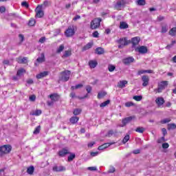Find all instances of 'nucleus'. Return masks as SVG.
<instances>
[{"mask_svg":"<svg viewBox=\"0 0 176 176\" xmlns=\"http://www.w3.org/2000/svg\"><path fill=\"white\" fill-rule=\"evenodd\" d=\"M137 3L140 6H144V5H145V0H138Z\"/></svg>","mask_w":176,"mask_h":176,"instance_id":"nucleus-47","label":"nucleus"},{"mask_svg":"<svg viewBox=\"0 0 176 176\" xmlns=\"http://www.w3.org/2000/svg\"><path fill=\"white\" fill-rule=\"evenodd\" d=\"M39 131H41V126H37L35 129V130L34 131V134H39Z\"/></svg>","mask_w":176,"mask_h":176,"instance_id":"nucleus-51","label":"nucleus"},{"mask_svg":"<svg viewBox=\"0 0 176 176\" xmlns=\"http://www.w3.org/2000/svg\"><path fill=\"white\" fill-rule=\"evenodd\" d=\"M49 5H50L49 1H45L43 2V4L38 5V6H43V9L44 8H46V6H49Z\"/></svg>","mask_w":176,"mask_h":176,"instance_id":"nucleus-49","label":"nucleus"},{"mask_svg":"<svg viewBox=\"0 0 176 176\" xmlns=\"http://www.w3.org/2000/svg\"><path fill=\"white\" fill-rule=\"evenodd\" d=\"M34 170H35V168H34V166L29 167L27 170L28 174H30V175H32V174H34Z\"/></svg>","mask_w":176,"mask_h":176,"instance_id":"nucleus-33","label":"nucleus"},{"mask_svg":"<svg viewBox=\"0 0 176 176\" xmlns=\"http://www.w3.org/2000/svg\"><path fill=\"white\" fill-rule=\"evenodd\" d=\"M47 75H49V72H41L40 74H37L36 76V78L37 79H42V78H45V76H47Z\"/></svg>","mask_w":176,"mask_h":176,"instance_id":"nucleus-19","label":"nucleus"},{"mask_svg":"<svg viewBox=\"0 0 176 176\" xmlns=\"http://www.w3.org/2000/svg\"><path fill=\"white\" fill-rule=\"evenodd\" d=\"M175 45V41H173L170 45L166 46V49H170L173 45Z\"/></svg>","mask_w":176,"mask_h":176,"instance_id":"nucleus-58","label":"nucleus"},{"mask_svg":"<svg viewBox=\"0 0 176 176\" xmlns=\"http://www.w3.org/2000/svg\"><path fill=\"white\" fill-rule=\"evenodd\" d=\"M87 170H89V171H96L97 167L96 166H90L87 168Z\"/></svg>","mask_w":176,"mask_h":176,"instance_id":"nucleus-54","label":"nucleus"},{"mask_svg":"<svg viewBox=\"0 0 176 176\" xmlns=\"http://www.w3.org/2000/svg\"><path fill=\"white\" fill-rule=\"evenodd\" d=\"M105 96H107V92L102 91H100L98 94V98L101 99V98H104V97H105Z\"/></svg>","mask_w":176,"mask_h":176,"instance_id":"nucleus-31","label":"nucleus"},{"mask_svg":"<svg viewBox=\"0 0 176 176\" xmlns=\"http://www.w3.org/2000/svg\"><path fill=\"white\" fill-rule=\"evenodd\" d=\"M168 146H170V145L168 144V143H163V144H162V148H163V149H167V148H168Z\"/></svg>","mask_w":176,"mask_h":176,"instance_id":"nucleus-56","label":"nucleus"},{"mask_svg":"<svg viewBox=\"0 0 176 176\" xmlns=\"http://www.w3.org/2000/svg\"><path fill=\"white\" fill-rule=\"evenodd\" d=\"M134 58L133 56H129L123 59L122 62L125 65H129L131 63H134Z\"/></svg>","mask_w":176,"mask_h":176,"instance_id":"nucleus-13","label":"nucleus"},{"mask_svg":"<svg viewBox=\"0 0 176 176\" xmlns=\"http://www.w3.org/2000/svg\"><path fill=\"white\" fill-rule=\"evenodd\" d=\"M12 151V146L7 144L0 147V152L1 155L3 153H10Z\"/></svg>","mask_w":176,"mask_h":176,"instance_id":"nucleus-7","label":"nucleus"},{"mask_svg":"<svg viewBox=\"0 0 176 176\" xmlns=\"http://www.w3.org/2000/svg\"><path fill=\"white\" fill-rule=\"evenodd\" d=\"M82 112V109H76L74 110L73 113L75 115V116L78 115H80V113Z\"/></svg>","mask_w":176,"mask_h":176,"instance_id":"nucleus-38","label":"nucleus"},{"mask_svg":"<svg viewBox=\"0 0 176 176\" xmlns=\"http://www.w3.org/2000/svg\"><path fill=\"white\" fill-rule=\"evenodd\" d=\"M152 70H144L141 69L138 72V75H142L143 74H152Z\"/></svg>","mask_w":176,"mask_h":176,"instance_id":"nucleus-27","label":"nucleus"},{"mask_svg":"<svg viewBox=\"0 0 176 176\" xmlns=\"http://www.w3.org/2000/svg\"><path fill=\"white\" fill-rule=\"evenodd\" d=\"M53 171L60 172V171H65V167L63 166H55L53 167Z\"/></svg>","mask_w":176,"mask_h":176,"instance_id":"nucleus-21","label":"nucleus"},{"mask_svg":"<svg viewBox=\"0 0 176 176\" xmlns=\"http://www.w3.org/2000/svg\"><path fill=\"white\" fill-rule=\"evenodd\" d=\"M168 30V26H167V25H165L164 26L162 27V30L161 32L162 34H166V32Z\"/></svg>","mask_w":176,"mask_h":176,"instance_id":"nucleus-37","label":"nucleus"},{"mask_svg":"<svg viewBox=\"0 0 176 176\" xmlns=\"http://www.w3.org/2000/svg\"><path fill=\"white\" fill-rule=\"evenodd\" d=\"M133 119H134V117L133 116L125 118L122 120V124H120V126L124 127V126H126V124H128V123H130L131 120H133Z\"/></svg>","mask_w":176,"mask_h":176,"instance_id":"nucleus-12","label":"nucleus"},{"mask_svg":"<svg viewBox=\"0 0 176 176\" xmlns=\"http://www.w3.org/2000/svg\"><path fill=\"white\" fill-rule=\"evenodd\" d=\"M19 41H20L21 42H23V41H24V35H23V34H19Z\"/></svg>","mask_w":176,"mask_h":176,"instance_id":"nucleus-61","label":"nucleus"},{"mask_svg":"<svg viewBox=\"0 0 176 176\" xmlns=\"http://www.w3.org/2000/svg\"><path fill=\"white\" fill-rule=\"evenodd\" d=\"M71 76V72L69 70H65L60 73V80L63 82H68Z\"/></svg>","mask_w":176,"mask_h":176,"instance_id":"nucleus-3","label":"nucleus"},{"mask_svg":"<svg viewBox=\"0 0 176 176\" xmlns=\"http://www.w3.org/2000/svg\"><path fill=\"white\" fill-rule=\"evenodd\" d=\"M135 131L137 133H142L145 131V128L144 127H138L136 129H135Z\"/></svg>","mask_w":176,"mask_h":176,"instance_id":"nucleus-40","label":"nucleus"},{"mask_svg":"<svg viewBox=\"0 0 176 176\" xmlns=\"http://www.w3.org/2000/svg\"><path fill=\"white\" fill-rule=\"evenodd\" d=\"M168 85L167 81H162L158 84L157 89H154L155 93H162L164 89H166V86Z\"/></svg>","mask_w":176,"mask_h":176,"instance_id":"nucleus-4","label":"nucleus"},{"mask_svg":"<svg viewBox=\"0 0 176 176\" xmlns=\"http://www.w3.org/2000/svg\"><path fill=\"white\" fill-rule=\"evenodd\" d=\"M86 90L87 93H91V87H90V85L87 86Z\"/></svg>","mask_w":176,"mask_h":176,"instance_id":"nucleus-62","label":"nucleus"},{"mask_svg":"<svg viewBox=\"0 0 176 176\" xmlns=\"http://www.w3.org/2000/svg\"><path fill=\"white\" fill-rule=\"evenodd\" d=\"M155 104L157 105V107H160L163 104H164V98L162 97H158L155 99Z\"/></svg>","mask_w":176,"mask_h":176,"instance_id":"nucleus-16","label":"nucleus"},{"mask_svg":"<svg viewBox=\"0 0 176 176\" xmlns=\"http://www.w3.org/2000/svg\"><path fill=\"white\" fill-rule=\"evenodd\" d=\"M108 69H109V72H113L115 71V69H116V67H115V65H109Z\"/></svg>","mask_w":176,"mask_h":176,"instance_id":"nucleus-36","label":"nucleus"},{"mask_svg":"<svg viewBox=\"0 0 176 176\" xmlns=\"http://www.w3.org/2000/svg\"><path fill=\"white\" fill-rule=\"evenodd\" d=\"M140 41H141V38L138 36L134 37L131 39V42L133 46L138 45Z\"/></svg>","mask_w":176,"mask_h":176,"instance_id":"nucleus-22","label":"nucleus"},{"mask_svg":"<svg viewBox=\"0 0 176 176\" xmlns=\"http://www.w3.org/2000/svg\"><path fill=\"white\" fill-rule=\"evenodd\" d=\"M164 141H166V140L164 139V137H162L161 138L158 139L157 142L158 144H162L164 142Z\"/></svg>","mask_w":176,"mask_h":176,"instance_id":"nucleus-55","label":"nucleus"},{"mask_svg":"<svg viewBox=\"0 0 176 176\" xmlns=\"http://www.w3.org/2000/svg\"><path fill=\"white\" fill-rule=\"evenodd\" d=\"M118 43L120 44L118 45V47H123L124 46H127V45H129V43H130V41L127 40L126 38H120V40H118Z\"/></svg>","mask_w":176,"mask_h":176,"instance_id":"nucleus-8","label":"nucleus"},{"mask_svg":"<svg viewBox=\"0 0 176 176\" xmlns=\"http://www.w3.org/2000/svg\"><path fill=\"white\" fill-rule=\"evenodd\" d=\"M135 101H141L142 100V96H135L133 97Z\"/></svg>","mask_w":176,"mask_h":176,"instance_id":"nucleus-43","label":"nucleus"},{"mask_svg":"<svg viewBox=\"0 0 176 176\" xmlns=\"http://www.w3.org/2000/svg\"><path fill=\"white\" fill-rule=\"evenodd\" d=\"M171 122V119L170 118H164V120H161L162 124H166V123H168Z\"/></svg>","mask_w":176,"mask_h":176,"instance_id":"nucleus-41","label":"nucleus"},{"mask_svg":"<svg viewBox=\"0 0 176 176\" xmlns=\"http://www.w3.org/2000/svg\"><path fill=\"white\" fill-rule=\"evenodd\" d=\"M98 63H97V60H89V66L91 67V68H96L98 65Z\"/></svg>","mask_w":176,"mask_h":176,"instance_id":"nucleus-24","label":"nucleus"},{"mask_svg":"<svg viewBox=\"0 0 176 176\" xmlns=\"http://www.w3.org/2000/svg\"><path fill=\"white\" fill-rule=\"evenodd\" d=\"M176 128L175 124H168V130H174Z\"/></svg>","mask_w":176,"mask_h":176,"instance_id":"nucleus-42","label":"nucleus"},{"mask_svg":"<svg viewBox=\"0 0 176 176\" xmlns=\"http://www.w3.org/2000/svg\"><path fill=\"white\" fill-rule=\"evenodd\" d=\"M98 35H99V34H98V32H97V31H95V32L93 33V36H94V38H98Z\"/></svg>","mask_w":176,"mask_h":176,"instance_id":"nucleus-63","label":"nucleus"},{"mask_svg":"<svg viewBox=\"0 0 176 176\" xmlns=\"http://www.w3.org/2000/svg\"><path fill=\"white\" fill-rule=\"evenodd\" d=\"M16 61L19 64H27V63H28V58L27 57H24V58L19 57L16 58Z\"/></svg>","mask_w":176,"mask_h":176,"instance_id":"nucleus-18","label":"nucleus"},{"mask_svg":"<svg viewBox=\"0 0 176 176\" xmlns=\"http://www.w3.org/2000/svg\"><path fill=\"white\" fill-rule=\"evenodd\" d=\"M130 140V135H126L122 140V143L126 144Z\"/></svg>","mask_w":176,"mask_h":176,"instance_id":"nucleus-44","label":"nucleus"},{"mask_svg":"<svg viewBox=\"0 0 176 176\" xmlns=\"http://www.w3.org/2000/svg\"><path fill=\"white\" fill-rule=\"evenodd\" d=\"M96 144V142H90L87 144V146L88 148H93V146H94V144Z\"/></svg>","mask_w":176,"mask_h":176,"instance_id":"nucleus-52","label":"nucleus"},{"mask_svg":"<svg viewBox=\"0 0 176 176\" xmlns=\"http://www.w3.org/2000/svg\"><path fill=\"white\" fill-rule=\"evenodd\" d=\"M126 5V1L124 0H120L117 2V3L115 6V8L116 10H121L124 8V6Z\"/></svg>","mask_w":176,"mask_h":176,"instance_id":"nucleus-9","label":"nucleus"},{"mask_svg":"<svg viewBox=\"0 0 176 176\" xmlns=\"http://www.w3.org/2000/svg\"><path fill=\"white\" fill-rule=\"evenodd\" d=\"M109 102H111V101H109V100H106L105 102H103L102 103H101L100 104V108H104V107H107V105H108L109 104Z\"/></svg>","mask_w":176,"mask_h":176,"instance_id":"nucleus-39","label":"nucleus"},{"mask_svg":"<svg viewBox=\"0 0 176 176\" xmlns=\"http://www.w3.org/2000/svg\"><path fill=\"white\" fill-rule=\"evenodd\" d=\"M100 153H98V151L96 152H91L90 153V156L91 157H96V156H98Z\"/></svg>","mask_w":176,"mask_h":176,"instance_id":"nucleus-48","label":"nucleus"},{"mask_svg":"<svg viewBox=\"0 0 176 176\" xmlns=\"http://www.w3.org/2000/svg\"><path fill=\"white\" fill-rule=\"evenodd\" d=\"M93 46V43H88L85 46L83 47L82 50H89Z\"/></svg>","mask_w":176,"mask_h":176,"instance_id":"nucleus-32","label":"nucleus"},{"mask_svg":"<svg viewBox=\"0 0 176 176\" xmlns=\"http://www.w3.org/2000/svg\"><path fill=\"white\" fill-rule=\"evenodd\" d=\"M127 80H121L118 83V87H120V89H123L126 87V85H127Z\"/></svg>","mask_w":176,"mask_h":176,"instance_id":"nucleus-23","label":"nucleus"},{"mask_svg":"<svg viewBox=\"0 0 176 176\" xmlns=\"http://www.w3.org/2000/svg\"><path fill=\"white\" fill-rule=\"evenodd\" d=\"M76 30V26L72 25L68 27V28L65 32V35L67 38H71L75 35V30Z\"/></svg>","mask_w":176,"mask_h":176,"instance_id":"nucleus-1","label":"nucleus"},{"mask_svg":"<svg viewBox=\"0 0 176 176\" xmlns=\"http://www.w3.org/2000/svg\"><path fill=\"white\" fill-rule=\"evenodd\" d=\"M35 19H32L30 20L29 21V25H30L31 27H32L33 25H35Z\"/></svg>","mask_w":176,"mask_h":176,"instance_id":"nucleus-50","label":"nucleus"},{"mask_svg":"<svg viewBox=\"0 0 176 176\" xmlns=\"http://www.w3.org/2000/svg\"><path fill=\"white\" fill-rule=\"evenodd\" d=\"M109 173H115V167L111 166L109 168Z\"/></svg>","mask_w":176,"mask_h":176,"instance_id":"nucleus-64","label":"nucleus"},{"mask_svg":"<svg viewBox=\"0 0 176 176\" xmlns=\"http://www.w3.org/2000/svg\"><path fill=\"white\" fill-rule=\"evenodd\" d=\"M25 72V69L23 68L19 69L16 72V77L14 76L12 78L13 80H19V78H21V76L24 75Z\"/></svg>","mask_w":176,"mask_h":176,"instance_id":"nucleus-11","label":"nucleus"},{"mask_svg":"<svg viewBox=\"0 0 176 176\" xmlns=\"http://www.w3.org/2000/svg\"><path fill=\"white\" fill-rule=\"evenodd\" d=\"M64 45L63 44H61L60 45H59L57 49H56V53L58 54H60V53H61V52H63L64 50Z\"/></svg>","mask_w":176,"mask_h":176,"instance_id":"nucleus-30","label":"nucleus"},{"mask_svg":"<svg viewBox=\"0 0 176 176\" xmlns=\"http://www.w3.org/2000/svg\"><path fill=\"white\" fill-rule=\"evenodd\" d=\"M31 115L33 116H39L40 115H42V110L41 109H36L31 113Z\"/></svg>","mask_w":176,"mask_h":176,"instance_id":"nucleus-26","label":"nucleus"},{"mask_svg":"<svg viewBox=\"0 0 176 176\" xmlns=\"http://www.w3.org/2000/svg\"><path fill=\"white\" fill-rule=\"evenodd\" d=\"M133 105H134V103H133L132 102H127L125 103V107H133Z\"/></svg>","mask_w":176,"mask_h":176,"instance_id":"nucleus-53","label":"nucleus"},{"mask_svg":"<svg viewBox=\"0 0 176 176\" xmlns=\"http://www.w3.org/2000/svg\"><path fill=\"white\" fill-rule=\"evenodd\" d=\"M135 52H138L140 54H145L148 53V48L144 45L139 46L135 48Z\"/></svg>","mask_w":176,"mask_h":176,"instance_id":"nucleus-10","label":"nucleus"},{"mask_svg":"<svg viewBox=\"0 0 176 176\" xmlns=\"http://www.w3.org/2000/svg\"><path fill=\"white\" fill-rule=\"evenodd\" d=\"M96 53L97 54H103V53H104V49L102 48V47H98V48H96Z\"/></svg>","mask_w":176,"mask_h":176,"instance_id":"nucleus-35","label":"nucleus"},{"mask_svg":"<svg viewBox=\"0 0 176 176\" xmlns=\"http://www.w3.org/2000/svg\"><path fill=\"white\" fill-rule=\"evenodd\" d=\"M6 11V8H5L4 6H1L0 7V12L1 13H4V12Z\"/></svg>","mask_w":176,"mask_h":176,"instance_id":"nucleus-60","label":"nucleus"},{"mask_svg":"<svg viewBox=\"0 0 176 176\" xmlns=\"http://www.w3.org/2000/svg\"><path fill=\"white\" fill-rule=\"evenodd\" d=\"M120 30H126V28H129V25L126 22H120Z\"/></svg>","mask_w":176,"mask_h":176,"instance_id":"nucleus-28","label":"nucleus"},{"mask_svg":"<svg viewBox=\"0 0 176 176\" xmlns=\"http://www.w3.org/2000/svg\"><path fill=\"white\" fill-rule=\"evenodd\" d=\"M142 80L143 82L142 86H144V87H146V86L149 85V77L148 76H143L142 77Z\"/></svg>","mask_w":176,"mask_h":176,"instance_id":"nucleus-15","label":"nucleus"},{"mask_svg":"<svg viewBox=\"0 0 176 176\" xmlns=\"http://www.w3.org/2000/svg\"><path fill=\"white\" fill-rule=\"evenodd\" d=\"M30 101H35L36 100V96L35 95H32L29 98Z\"/></svg>","mask_w":176,"mask_h":176,"instance_id":"nucleus-57","label":"nucleus"},{"mask_svg":"<svg viewBox=\"0 0 176 176\" xmlns=\"http://www.w3.org/2000/svg\"><path fill=\"white\" fill-rule=\"evenodd\" d=\"M74 159H75V154H74V153L71 154V155L67 157L68 162H72V160H74Z\"/></svg>","mask_w":176,"mask_h":176,"instance_id":"nucleus-45","label":"nucleus"},{"mask_svg":"<svg viewBox=\"0 0 176 176\" xmlns=\"http://www.w3.org/2000/svg\"><path fill=\"white\" fill-rule=\"evenodd\" d=\"M45 62V54H41V57H38L36 59V63H35V65L38 66L41 63Z\"/></svg>","mask_w":176,"mask_h":176,"instance_id":"nucleus-17","label":"nucleus"},{"mask_svg":"<svg viewBox=\"0 0 176 176\" xmlns=\"http://www.w3.org/2000/svg\"><path fill=\"white\" fill-rule=\"evenodd\" d=\"M69 153V151L67 148H63L58 152L59 156H61L62 157L65 156V155H68Z\"/></svg>","mask_w":176,"mask_h":176,"instance_id":"nucleus-20","label":"nucleus"},{"mask_svg":"<svg viewBox=\"0 0 176 176\" xmlns=\"http://www.w3.org/2000/svg\"><path fill=\"white\" fill-rule=\"evenodd\" d=\"M113 144H115V142L104 143L101 146H99L98 149V151H104V149H107V148H109L111 145H113Z\"/></svg>","mask_w":176,"mask_h":176,"instance_id":"nucleus-14","label":"nucleus"},{"mask_svg":"<svg viewBox=\"0 0 176 176\" xmlns=\"http://www.w3.org/2000/svg\"><path fill=\"white\" fill-rule=\"evenodd\" d=\"M21 6H23L25 8H28L29 5H28V3H27V1H23L21 3Z\"/></svg>","mask_w":176,"mask_h":176,"instance_id":"nucleus-59","label":"nucleus"},{"mask_svg":"<svg viewBox=\"0 0 176 176\" xmlns=\"http://www.w3.org/2000/svg\"><path fill=\"white\" fill-rule=\"evenodd\" d=\"M50 98L51 99L52 102H47V104L51 106L53 105V102H56V101H58L60 98V96L57 94H52L50 95Z\"/></svg>","mask_w":176,"mask_h":176,"instance_id":"nucleus-6","label":"nucleus"},{"mask_svg":"<svg viewBox=\"0 0 176 176\" xmlns=\"http://www.w3.org/2000/svg\"><path fill=\"white\" fill-rule=\"evenodd\" d=\"M34 12L36 13L35 16L36 19H42V17L45 16V12H43V6H37L34 10Z\"/></svg>","mask_w":176,"mask_h":176,"instance_id":"nucleus-2","label":"nucleus"},{"mask_svg":"<svg viewBox=\"0 0 176 176\" xmlns=\"http://www.w3.org/2000/svg\"><path fill=\"white\" fill-rule=\"evenodd\" d=\"M169 35H171V36H176V28H173L169 31Z\"/></svg>","mask_w":176,"mask_h":176,"instance_id":"nucleus-34","label":"nucleus"},{"mask_svg":"<svg viewBox=\"0 0 176 176\" xmlns=\"http://www.w3.org/2000/svg\"><path fill=\"white\" fill-rule=\"evenodd\" d=\"M72 55V50L69 49L68 50L65 51L63 57L67 58V57H69Z\"/></svg>","mask_w":176,"mask_h":176,"instance_id":"nucleus-25","label":"nucleus"},{"mask_svg":"<svg viewBox=\"0 0 176 176\" xmlns=\"http://www.w3.org/2000/svg\"><path fill=\"white\" fill-rule=\"evenodd\" d=\"M81 87H83V85L82 84H78L76 86H72V90H75V89H80Z\"/></svg>","mask_w":176,"mask_h":176,"instance_id":"nucleus-46","label":"nucleus"},{"mask_svg":"<svg viewBox=\"0 0 176 176\" xmlns=\"http://www.w3.org/2000/svg\"><path fill=\"white\" fill-rule=\"evenodd\" d=\"M69 120L72 123V124H75V123H78V122H79V117H72Z\"/></svg>","mask_w":176,"mask_h":176,"instance_id":"nucleus-29","label":"nucleus"},{"mask_svg":"<svg viewBox=\"0 0 176 176\" xmlns=\"http://www.w3.org/2000/svg\"><path fill=\"white\" fill-rule=\"evenodd\" d=\"M101 21H102V20L100 18H96V19H94L91 22V30H96V29L98 28V27H100V24Z\"/></svg>","mask_w":176,"mask_h":176,"instance_id":"nucleus-5","label":"nucleus"}]
</instances>
